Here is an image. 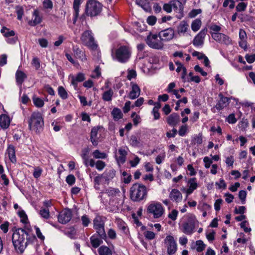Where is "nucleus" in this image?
Instances as JSON below:
<instances>
[{
  "label": "nucleus",
  "mask_w": 255,
  "mask_h": 255,
  "mask_svg": "<svg viewBox=\"0 0 255 255\" xmlns=\"http://www.w3.org/2000/svg\"><path fill=\"white\" fill-rule=\"evenodd\" d=\"M29 235L24 229H18L14 231L12 236V241L17 253L21 254L29 243Z\"/></svg>",
  "instance_id": "1"
},
{
  "label": "nucleus",
  "mask_w": 255,
  "mask_h": 255,
  "mask_svg": "<svg viewBox=\"0 0 255 255\" xmlns=\"http://www.w3.org/2000/svg\"><path fill=\"white\" fill-rule=\"evenodd\" d=\"M147 190L145 186L139 184H134L130 189L131 199L133 201L139 202L146 198Z\"/></svg>",
  "instance_id": "2"
},
{
  "label": "nucleus",
  "mask_w": 255,
  "mask_h": 255,
  "mask_svg": "<svg viewBox=\"0 0 255 255\" xmlns=\"http://www.w3.org/2000/svg\"><path fill=\"white\" fill-rule=\"evenodd\" d=\"M131 54V49L128 46L122 45L116 50L115 54H112V57L114 60L121 63H125L128 61Z\"/></svg>",
  "instance_id": "3"
},
{
  "label": "nucleus",
  "mask_w": 255,
  "mask_h": 255,
  "mask_svg": "<svg viewBox=\"0 0 255 255\" xmlns=\"http://www.w3.org/2000/svg\"><path fill=\"white\" fill-rule=\"evenodd\" d=\"M29 128L35 132H39L42 129L44 122L42 115L38 112L32 114L28 121Z\"/></svg>",
  "instance_id": "4"
},
{
  "label": "nucleus",
  "mask_w": 255,
  "mask_h": 255,
  "mask_svg": "<svg viewBox=\"0 0 255 255\" xmlns=\"http://www.w3.org/2000/svg\"><path fill=\"white\" fill-rule=\"evenodd\" d=\"M197 223H198V221L195 216L193 215H189L187 216L186 220L182 223L180 229L184 234L191 235L194 232Z\"/></svg>",
  "instance_id": "5"
},
{
  "label": "nucleus",
  "mask_w": 255,
  "mask_h": 255,
  "mask_svg": "<svg viewBox=\"0 0 255 255\" xmlns=\"http://www.w3.org/2000/svg\"><path fill=\"white\" fill-rule=\"evenodd\" d=\"M102 4L96 0H88L87 2L85 13L87 15L95 16L98 15L102 11Z\"/></svg>",
  "instance_id": "6"
},
{
  "label": "nucleus",
  "mask_w": 255,
  "mask_h": 255,
  "mask_svg": "<svg viewBox=\"0 0 255 255\" xmlns=\"http://www.w3.org/2000/svg\"><path fill=\"white\" fill-rule=\"evenodd\" d=\"M147 212L153 216V218L161 217L164 213V209L161 204L158 202H151L147 207Z\"/></svg>",
  "instance_id": "7"
},
{
  "label": "nucleus",
  "mask_w": 255,
  "mask_h": 255,
  "mask_svg": "<svg viewBox=\"0 0 255 255\" xmlns=\"http://www.w3.org/2000/svg\"><path fill=\"white\" fill-rule=\"evenodd\" d=\"M83 43L92 49H95L97 47L92 33L90 30L84 31L81 37Z\"/></svg>",
  "instance_id": "8"
},
{
  "label": "nucleus",
  "mask_w": 255,
  "mask_h": 255,
  "mask_svg": "<svg viewBox=\"0 0 255 255\" xmlns=\"http://www.w3.org/2000/svg\"><path fill=\"white\" fill-rule=\"evenodd\" d=\"M147 44L151 48L156 49H162L163 48V43L160 36L156 34H150L146 39Z\"/></svg>",
  "instance_id": "9"
},
{
  "label": "nucleus",
  "mask_w": 255,
  "mask_h": 255,
  "mask_svg": "<svg viewBox=\"0 0 255 255\" xmlns=\"http://www.w3.org/2000/svg\"><path fill=\"white\" fill-rule=\"evenodd\" d=\"M164 243L168 255H172L176 253L177 245L173 236L170 235L166 236Z\"/></svg>",
  "instance_id": "10"
},
{
  "label": "nucleus",
  "mask_w": 255,
  "mask_h": 255,
  "mask_svg": "<svg viewBox=\"0 0 255 255\" xmlns=\"http://www.w3.org/2000/svg\"><path fill=\"white\" fill-rule=\"evenodd\" d=\"M94 228L101 239H105L106 237L104 229V222L102 217L97 216L93 220Z\"/></svg>",
  "instance_id": "11"
},
{
  "label": "nucleus",
  "mask_w": 255,
  "mask_h": 255,
  "mask_svg": "<svg viewBox=\"0 0 255 255\" xmlns=\"http://www.w3.org/2000/svg\"><path fill=\"white\" fill-rule=\"evenodd\" d=\"M172 9L176 13V17L181 19L184 16V6L182 2L179 0H172L171 1Z\"/></svg>",
  "instance_id": "12"
},
{
  "label": "nucleus",
  "mask_w": 255,
  "mask_h": 255,
  "mask_svg": "<svg viewBox=\"0 0 255 255\" xmlns=\"http://www.w3.org/2000/svg\"><path fill=\"white\" fill-rule=\"evenodd\" d=\"M211 34L212 38L219 43L226 45L231 44L232 41L230 37L223 33L220 32H211Z\"/></svg>",
  "instance_id": "13"
},
{
  "label": "nucleus",
  "mask_w": 255,
  "mask_h": 255,
  "mask_svg": "<svg viewBox=\"0 0 255 255\" xmlns=\"http://www.w3.org/2000/svg\"><path fill=\"white\" fill-rule=\"evenodd\" d=\"M103 195H107L110 197V203H111L112 202H114L119 199L120 197V191L118 189L109 188L106 190Z\"/></svg>",
  "instance_id": "14"
},
{
  "label": "nucleus",
  "mask_w": 255,
  "mask_h": 255,
  "mask_svg": "<svg viewBox=\"0 0 255 255\" xmlns=\"http://www.w3.org/2000/svg\"><path fill=\"white\" fill-rule=\"evenodd\" d=\"M71 211L69 209H65L59 213L58 217V221L61 224H66L71 220Z\"/></svg>",
  "instance_id": "15"
},
{
  "label": "nucleus",
  "mask_w": 255,
  "mask_h": 255,
  "mask_svg": "<svg viewBox=\"0 0 255 255\" xmlns=\"http://www.w3.org/2000/svg\"><path fill=\"white\" fill-rule=\"evenodd\" d=\"M169 198L173 202L178 203L182 200L183 196L179 190L174 188L170 192Z\"/></svg>",
  "instance_id": "16"
},
{
  "label": "nucleus",
  "mask_w": 255,
  "mask_h": 255,
  "mask_svg": "<svg viewBox=\"0 0 255 255\" xmlns=\"http://www.w3.org/2000/svg\"><path fill=\"white\" fill-rule=\"evenodd\" d=\"M116 170L113 169H107L102 174L104 184L108 185L110 181L116 176Z\"/></svg>",
  "instance_id": "17"
},
{
  "label": "nucleus",
  "mask_w": 255,
  "mask_h": 255,
  "mask_svg": "<svg viewBox=\"0 0 255 255\" xmlns=\"http://www.w3.org/2000/svg\"><path fill=\"white\" fill-rule=\"evenodd\" d=\"M206 32L207 30H202L194 37L193 41V43L194 46H202L203 44Z\"/></svg>",
  "instance_id": "18"
},
{
  "label": "nucleus",
  "mask_w": 255,
  "mask_h": 255,
  "mask_svg": "<svg viewBox=\"0 0 255 255\" xmlns=\"http://www.w3.org/2000/svg\"><path fill=\"white\" fill-rule=\"evenodd\" d=\"M130 85L131 90L130 91L128 97L130 99L133 100L139 97L140 94V89L136 84L133 82H131Z\"/></svg>",
  "instance_id": "19"
},
{
  "label": "nucleus",
  "mask_w": 255,
  "mask_h": 255,
  "mask_svg": "<svg viewBox=\"0 0 255 255\" xmlns=\"http://www.w3.org/2000/svg\"><path fill=\"white\" fill-rule=\"evenodd\" d=\"M220 99L216 105L215 108L219 111L223 109L226 107L229 104L230 100L228 98L224 97L223 95L220 94L219 96Z\"/></svg>",
  "instance_id": "20"
},
{
  "label": "nucleus",
  "mask_w": 255,
  "mask_h": 255,
  "mask_svg": "<svg viewBox=\"0 0 255 255\" xmlns=\"http://www.w3.org/2000/svg\"><path fill=\"white\" fill-rule=\"evenodd\" d=\"M180 121V118L177 113H172L166 118L167 124L170 126H176Z\"/></svg>",
  "instance_id": "21"
},
{
  "label": "nucleus",
  "mask_w": 255,
  "mask_h": 255,
  "mask_svg": "<svg viewBox=\"0 0 255 255\" xmlns=\"http://www.w3.org/2000/svg\"><path fill=\"white\" fill-rule=\"evenodd\" d=\"M160 39L163 41H168L173 38L174 32L171 29H166L159 33Z\"/></svg>",
  "instance_id": "22"
},
{
  "label": "nucleus",
  "mask_w": 255,
  "mask_h": 255,
  "mask_svg": "<svg viewBox=\"0 0 255 255\" xmlns=\"http://www.w3.org/2000/svg\"><path fill=\"white\" fill-rule=\"evenodd\" d=\"M189 29V24L187 21H181L177 27V32L180 35H184Z\"/></svg>",
  "instance_id": "23"
},
{
  "label": "nucleus",
  "mask_w": 255,
  "mask_h": 255,
  "mask_svg": "<svg viewBox=\"0 0 255 255\" xmlns=\"http://www.w3.org/2000/svg\"><path fill=\"white\" fill-rule=\"evenodd\" d=\"M85 79V75L82 73H79L76 76H72L71 84L74 86L75 89L77 88V83L83 81Z\"/></svg>",
  "instance_id": "24"
},
{
  "label": "nucleus",
  "mask_w": 255,
  "mask_h": 255,
  "mask_svg": "<svg viewBox=\"0 0 255 255\" xmlns=\"http://www.w3.org/2000/svg\"><path fill=\"white\" fill-rule=\"evenodd\" d=\"M119 155L116 156V159L119 164H123L125 162L127 152L124 148H120L118 151Z\"/></svg>",
  "instance_id": "25"
},
{
  "label": "nucleus",
  "mask_w": 255,
  "mask_h": 255,
  "mask_svg": "<svg viewBox=\"0 0 255 255\" xmlns=\"http://www.w3.org/2000/svg\"><path fill=\"white\" fill-rule=\"evenodd\" d=\"M100 128L99 127H94L91 131L90 140L94 146H97L98 143L97 138L98 131Z\"/></svg>",
  "instance_id": "26"
},
{
  "label": "nucleus",
  "mask_w": 255,
  "mask_h": 255,
  "mask_svg": "<svg viewBox=\"0 0 255 255\" xmlns=\"http://www.w3.org/2000/svg\"><path fill=\"white\" fill-rule=\"evenodd\" d=\"M10 120L8 116L3 114L0 116V126L2 128H7L10 124Z\"/></svg>",
  "instance_id": "27"
},
{
  "label": "nucleus",
  "mask_w": 255,
  "mask_h": 255,
  "mask_svg": "<svg viewBox=\"0 0 255 255\" xmlns=\"http://www.w3.org/2000/svg\"><path fill=\"white\" fill-rule=\"evenodd\" d=\"M81 3V0H74L73 9H74V19L73 23H75L79 16V7Z\"/></svg>",
  "instance_id": "28"
},
{
  "label": "nucleus",
  "mask_w": 255,
  "mask_h": 255,
  "mask_svg": "<svg viewBox=\"0 0 255 255\" xmlns=\"http://www.w3.org/2000/svg\"><path fill=\"white\" fill-rule=\"evenodd\" d=\"M26 75L22 71L17 70L15 73L16 82L18 85H21L26 78Z\"/></svg>",
  "instance_id": "29"
},
{
  "label": "nucleus",
  "mask_w": 255,
  "mask_h": 255,
  "mask_svg": "<svg viewBox=\"0 0 255 255\" xmlns=\"http://www.w3.org/2000/svg\"><path fill=\"white\" fill-rule=\"evenodd\" d=\"M135 3L141 6L145 11L151 10L149 0H135Z\"/></svg>",
  "instance_id": "30"
},
{
  "label": "nucleus",
  "mask_w": 255,
  "mask_h": 255,
  "mask_svg": "<svg viewBox=\"0 0 255 255\" xmlns=\"http://www.w3.org/2000/svg\"><path fill=\"white\" fill-rule=\"evenodd\" d=\"M6 153L8 154L9 159L12 163H15L16 161L14 147L12 145H9L6 150Z\"/></svg>",
  "instance_id": "31"
},
{
  "label": "nucleus",
  "mask_w": 255,
  "mask_h": 255,
  "mask_svg": "<svg viewBox=\"0 0 255 255\" xmlns=\"http://www.w3.org/2000/svg\"><path fill=\"white\" fill-rule=\"evenodd\" d=\"M73 51L75 55L82 61L86 60V56L83 51L77 46L73 47Z\"/></svg>",
  "instance_id": "32"
},
{
  "label": "nucleus",
  "mask_w": 255,
  "mask_h": 255,
  "mask_svg": "<svg viewBox=\"0 0 255 255\" xmlns=\"http://www.w3.org/2000/svg\"><path fill=\"white\" fill-rule=\"evenodd\" d=\"M102 239L101 237L99 239L95 235L92 236L90 238L91 244L92 247L94 248H97L103 243Z\"/></svg>",
  "instance_id": "33"
},
{
  "label": "nucleus",
  "mask_w": 255,
  "mask_h": 255,
  "mask_svg": "<svg viewBox=\"0 0 255 255\" xmlns=\"http://www.w3.org/2000/svg\"><path fill=\"white\" fill-rule=\"evenodd\" d=\"M0 32L3 36L6 38H8L15 35V32L13 30H10L9 28L5 26H3L0 30Z\"/></svg>",
  "instance_id": "34"
},
{
  "label": "nucleus",
  "mask_w": 255,
  "mask_h": 255,
  "mask_svg": "<svg viewBox=\"0 0 255 255\" xmlns=\"http://www.w3.org/2000/svg\"><path fill=\"white\" fill-rule=\"evenodd\" d=\"M103 181V176L102 174H98L97 176H96L94 179V188L96 190L100 189V185L101 183H104Z\"/></svg>",
  "instance_id": "35"
},
{
  "label": "nucleus",
  "mask_w": 255,
  "mask_h": 255,
  "mask_svg": "<svg viewBox=\"0 0 255 255\" xmlns=\"http://www.w3.org/2000/svg\"><path fill=\"white\" fill-rule=\"evenodd\" d=\"M33 16L34 17V19L33 21L31 22L30 25L32 26H35L39 23H40L41 21V18L39 15V11L37 9H35L33 13Z\"/></svg>",
  "instance_id": "36"
},
{
  "label": "nucleus",
  "mask_w": 255,
  "mask_h": 255,
  "mask_svg": "<svg viewBox=\"0 0 255 255\" xmlns=\"http://www.w3.org/2000/svg\"><path fill=\"white\" fill-rule=\"evenodd\" d=\"M202 22L201 19L199 18L194 20L191 23V29L194 31H197L201 27Z\"/></svg>",
  "instance_id": "37"
},
{
  "label": "nucleus",
  "mask_w": 255,
  "mask_h": 255,
  "mask_svg": "<svg viewBox=\"0 0 255 255\" xmlns=\"http://www.w3.org/2000/svg\"><path fill=\"white\" fill-rule=\"evenodd\" d=\"M113 91L112 89L104 92L102 95V99L105 101H111L112 99Z\"/></svg>",
  "instance_id": "38"
},
{
  "label": "nucleus",
  "mask_w": 255,
  "mask_h": 255,
  "mask_svg": "<svg viewBox=\"0 0 255 255\" xmlns=\"http://www.w3.org/2000/svg\"><path fill=\"white\" fill-rule=\"evenodd\" d=\"M92 155L96 159H105L107 157V154L106 153L101 152L98 149L94 150L92 153Z\"/></svg>",
  "instance_id": "39"
},
{
  "label": "nucleus",
  "mask_w": 255,
  "mask_h": 255,
  "mask_svg": "<svg viewBox=\"0 0 255 255\" xmlns=\"http://www.w3.org/2000/svg\"><path fill=\"white\" fill-rule=\"evenodd\" d=\"M100 255H112L111 250L107 247L102 246L98 250Z\"/></svg>",
  "instance_id": "40"
},
{
  "label": "nucleus",
  "mask_w": 255,
  "mask_h": 255,
  "mask_svg": "<svg viewBox=\"0 0 255 255\" xmlns=\"http://www.w3.org/2000/svg\"><path fill=\"white\" fill-rule=\"evenodd\" d=\"M112 115L115 120H119L121 119L123 116V114L121 110L118 108H114L112 112Z\"/></svg>",
  "instance_id": "41"
},
{
  "label": "nucleus",
  "mask_w": 255,
  "mask_h": 255,
  "mask_svg": "<svg viewBox=\"0 0 255 255\" xmlns=\"http://www.w3.org/2000/svg\"><path fill=\"white\" fill-rule=\"evenodd\" d=\"M189 188L195 190L198 187V183L196 178L190 179L188 181Z\"/></svg>",
  "instance_id": "42"
},
{
  "label": "nucleus",
  "mask_w": 255,
  "mask_h": 255,
  "mask_svg": "<svg viewBox=\"0 0 255 255\" xmlns=\"http://www.w3.org/2000/svg\"><path fill=\"white\" fill-rule=\"evenodd\" d=\"M33 102L34 105L38 108H41L44 105V101L38 97H33Z\"/></svg>",
  "instance_id": "43"
},
{
  "label": "nucleus",
  "mask_w": 255,
  "mask_h": 255,
  "mask_svg": "<svg viewBox=\"0 0 255 255\" xmlns=\"http://www.w3.org/2000/svg\"><path fill=\"white\" fill-rule=\"evenodd\" d=\"M196 250L198 252H201L203 251L206 247L203 242L201 240H198L196 242Z\"/></svg>",
  "instance_id": "44"
},
{
  "label": "nucleus",
  "mask_w": 255,
  "mask_h": 255,
  "mask_svg": "<svg viewBox=\"0 0 255 255\" xmlns=\"http://www.w3.org/2000/svg\"><path fill=\"white\" fill-rule=\"evenodd\" d=\"M58 94L60 96V97L62 98L63 99H66L68 97V94L65 89L62 87L60 86L58 88Z\"/></svg>",
  "instance_id": "45"
},
{
  "label": "nucleus",
  "mask_w": 255,
  "mask_h": 255,
  "mask_svg": "<svg viewBox=\"0 0 255 255\" xmlns=\"http://www.w3.org/2000/svg\"><path fill=\"white\" fill-rule=\"evenodd\" d=\"M130 144L134 147H137L139 145L140 142L137 138L135 135H131L129 139Z\"/></svg>",
  "instance_id": "46"
},
{
  "label": "nucleus",
  "mask_w": 255,
  "mask_h": 255,
  "mask_svg": "<svg viewBox=\"0 0 255 255\" xmlns=\"http://www.w3.org/2000/svg\"><path fill=\"white\" fill-rule=\"evenodd\" d=\"M15 9L17 15V19L18 20H21L22 19L24 12L23 7L21 6L18 5L15 7Z\"/></svg>",
  "instance_id": "47"
},
{
  "label": "nucleus",
  "mask_w": 255,
  "mask_h": 255,
  "mask_svg": "<svg viewBox=\"0 0 255 255\" xmlns=\"http://www.w3.org/2000/svg\"><path fill=\"white\" fill-rule=\"evenodd\" d=\"M202 12L201 9H193L190 11L188 14V16L190 18H194L196 17L198 14H200Z\"/></svg>",
  "instance_id": "48"
},
{
  "label": "nucleus",
  "mask_w": 255,
  "mask_h": 255,
  "mask_svg": "<svg viewBox=\"0 0 255 255\" xmlns=\"http://www.w3.org/2000/svg\"><path fill=\"white\" fill-rule=\"evenodd\" d=\"M248 3L244 2H241L236 6V10L238 11H244L246 10Z\"/></svg>",
  "instance_id": "49"
},
{
  "label": "nucleus",
  "mask_w": 255,
  "mask_h": 255,
  "mask_svg": "<svg viewBox=\"0 0 255 255\" xmlns=\"http://www.w3.org/2000/svg\"><path fill=\"white\" fill-rule=\"evenodd\" d=\"M39 214L42 218L46 219H48L50 216L49 211L47 209H41L39 211Z\"/></svg>",
  "instance_id": "50"
},
{
  "label": "nucleus",
  "mask_w": 255,
  "mask_h": 255,
  "mask_svg": "<svg viewBox=\"0 0 255 255\" xmlns=\"http://www.w3.org/2000/svg\"><path fill=\"white\" fill-rule=\"evenodd\" d=\"M18 215L20 218V221L23 223H26L27 222V217L25 212L23 210L18 212Z\"/></svg>",
  "instance_id": "51"
},
{
  "label": "nucleus",
  "mask_w": 255,
  "mask_h": 255,
  "mask_svg": "<svg viewBox=\"0 0 255 255\" xmlns=\"http://www.w3.org/2000/svg\"><path fill=\"white\" fill-rule=\"evenodd\" d=\"M31 64L36 70H38L40 66V63L39 59L36 57L33 58L31 61Z\"/></svg>",
  "instance_id": "52"
},
{
  "label": "nucleus",
  "mask_w": 255,
  "mask_h": 255,
  "mask_svg": "<svg viewBox=\"0 0 255 255\" xmlns=\"http://www.w3.org/2000/svg\"><path fill=\"white\" fill-rule=\"evenodd\" d=\"M95 166L97 170L101 171L105 167L106 163L102 160H98L96 162Z\"/></svg>",
  "instance_id": "53"
},
{
  "label": "nucleus",
  "mask_w": 255,
  "mask_h": 255,
  "mask_svg": "<svg viewBox=\"0 0 255 255\" xmlns=\"http://www.w3.org/2000/svg\"><path fill=\"white\" fill-rule=\"evenodd\" d=\"M178 214V212L177 210L175 209H173L171 211L170 213L168 214V217L169 219H171L172 221H175L177 219V217Z\"/></svg>",
  "instance_id": "54"
},
{
  "label": "nucleus",
  "mask_w": 255,
  "mask_h": 255,
  "mask_svg": "<svg viewBox=\"0 0 255 255\" xmlns=\"http://www.w3.org/2000/svg\"><path fill=\"white\" fill-rule=\"evenodd\" d=\"M66 181L69 185H72L75 182V177L73 175H69L66 177Z\"/></svg>",
  "instance_id": "55"
},
{
  "label": "nucleus",
  "mask_w": 255,
  "mask_h": 255,
  "mask_svg": "<svg viewBox=\"0 0 255 255\" xmlns=\"http://www.w3.org/2000/svg\"><path fill=\"white\" fill-rule=\"evenodd\" d=\"M81 221L82 225L84 227H87L90 223V220L88 218V216L84 215L81 217Z\"/></svg>",
  "instance_id": "56"
},
{
  "label": "nucleus",
  "mask_w": 255,
  "mask_h": 255,
  "mask_svg": "<svg viewBox=\"0 0 255 255\" xmlns=\"http://www.w3.org/2000/svg\"><path fill=\"white\" fill-rule=\"evenodd\" d=\"M42 170L41 168L39 167H36L34 168V170L33 173V175L35 178H39L42 173Z\"/></svg>",
  "instance_id": "57"
},
{
  "label": "nucleus",
  "mask_w": 255,
  "mask_h": 255,
  "mask_svg": "<svg viewBox=\"0 0 255 255\" xmlns=\"http://www.w3.org/2000/svg\"><path fill=\"white\" fill-rule=\"evenodd\" d=\"M194 144L199 145L202 143V137L201 134L195 136L192 140Z\"/></svg>",
  "instance_id": "58"
},
{
  "label": "nucleus",
  "mask_w": 255,
  "mask_h": 255,
  "mask_svg": "<svg viewBox=\"0 0 255 255\" xmlns=\"http://www.w3.org/2000/svg\"><path fill=\"white\" fill-rule=\"evenodd\" d=\"M187 129L188 128L187 125L182 126L179 130V134L181 136H184L187 131Z\"/></svg>",
  "instance_id": "59"
},
{
  "label": "nucleus",
  "mask_w": 255,
  "mask_h": 255,
  "mask_svg": "<svg viewBox=\"0 0 255 255\" xmlns=\"http://www.w3.org/2000/svg\"><path fill=\"white\" fill-rule=\"evenodd\" d=\"M43 5L45 8L52 9L53 3L51 0H44L43 2Z\"/></svg>",
  "instance_id": "60"
},
{
  "label": "nucleus",
  "mask_w": 255,
  "mask_h": 255,
  "mask_svg": "<svg viewBox=\"0 0 255 255\" xmlns=\"http://www.w3.org/2000/svg\"><path fill=\"white\" fill-rule=\"evenodd\" d=\"M136 76V73L135 71L133 70H128L127 75V78L128 80H130L132 78H135Z\"/></svg>",
  "instance_id": "61"
},
{
  "label": "nucleus",
  "mask_w": 255,
  "mask_h": 255,
  "mask_svg": "<svg viewBox=\"0 0 255 255\" xmlns=\"http://www.w3.org/2000/svg\"><path fill=\"white\" fill-rule=\"evenodd\" d=\"M145 237L148 240H152L155 238V234L151 231H146L144 233Z\"/></svg>",
  "instance_id": "62"
},
{
  "label": "nucleus",
  "mask_w": 255,
  "mask_h": 255,
  "mask_svg": "<svg viewBox=\"0 0 255 255\" xmlns=\"http://www.w3.org/2000/svg\"><path fill=\"white\" fill-rule=\"evenodd\" d=\"M210 29L211 30V32H219L221 30V27L216 24H212L210 26Z\"/></svg>",
  "instance_id": "63"
},
{
  "label": "nucleus",
  "mask_w": 255,
  "mask_h": 255,
  "mask_svg": "<svg viewBox=\"0 0 255 255\" xmlns=\"http://www.w3.org/2000/svg\"><path fill=\"white\" fill-rule=\"evenodd\" d=\"M245 58L249 63H252L255 61V54H247L245 56Z\"/></svg>",
  "instance_id": "64"
}]
</instances>
